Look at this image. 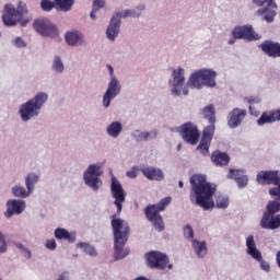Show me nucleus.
Wrapping results in <instances>:
<instances>
[{"label":"nucleus","mask_w":280,"mask_h":280,"mask_svg":"<svg viewBox=\"0 0 280 280\" xmlns=\"http://www.w3.org/2000/svg\"><path fill=\"white\" fill-rule=\"evenodd\" d=\"M25 25H27V22L26 21L22 22V27H25Z\"/></svg>","instance_id":"e2e57ef3"},{"label":"nucleus","mask_w":280,"mask_h":280,"mask_svg":"<svg viewBox=\"0 0 280 280\" xmlns=\"http://www.w3.org/2000/svg\"><path fill=\"white\" fill-rule=\"evenodd\" d=\"M196 255L197 257H205L207 255V246H198L196 247Z\"/></svg>","instance_id":"ea45409f"},{"label":"nucleus","mask_w":280,"mask_h":280,"mask_svg":"<svg viewBox=\"0 0 280 280\" xmlns=\"http://www.w3.org/2000/svg\"><path fill=\"white\" fill-rule=\"evenodd\" d=\"M0 246H5V237L1 232H0Z\"/></svg>","instance_id":"8fccbe9b"},{"label":"nucleus","mask_w":280,"mask_h":280,"mask_svg":"<svg viewBox=\"0 0 280 280\" xmlns=\"http://www.w3.org/2000/svg\"><path fill=\"white\" fill-rule=\"evenodd\" d=\"M80 248L83 250V253L90 255V257H95V255H97V250H95L94 246H81Z\"/></svg>","instance_id":"4c0bfd02"},{"label":"nucleus","mask_w":280,"mask_h":280,"mask_svg":"<svg viewBox=\"0 0 280 280\" xmlns=\"http://www.w3.org/2000/svg\"><path fill=\"white\" fill-rule=\"evenodd\" d=\"M184 235L187 240H194V229L191 228V225L187 224L184 228Z\"/></svg>","instance_id":"58836bf2"},{"label":"nucleus","mask_w":280,"mask_h":280,"mask_svg":"<svg viewBox=\"0 0 280 280\" xmlns=\"http://www.w3.org/2000/svg\"><path fill=\"white\" fill-rule=\"evenodd\" d=\"M107 68H108V71H109L110 75H113L114 69L112 68V66H107Z\"/></svg>","instance_id":"6e6d98bb"},{"label":"nucleus","mask_w":280,"mask_h":280,"mask_svg":"<svg viewBox=\"0 0 280 280\" xmlns=\"http://www.w3.org/2000/svg\"><path fill=\"white\" fill-rule=\"evenodd\" d=\"M49 96L45 92L37 93L34 98L20 106V115L23 121H30L33 117H38L40 109Z\"/></svg>","instance_id":"7ed1b4c3"},{"label":"nucleus","mask_w":280,"mask_h":280,"mask_svg":"<svg viewBox=\"0 0 280 280\" xmlns=\"http://www.w3.org/2000/svg\"><path fill=\"white\" fill-rule=\"evenodd\" d=\"M179 133L182 139L186 143H190V145H196L200 140V131L198 130V126L196 124L188 121L180 126Z\"/></svg>","instance_id":"f8f14e48"},{"label":"nucleus","mask_w":280,"mask_h":280,"mask_svg":"<svg viewBox=\"0 0 280 280\" xmlns=\"http://www.w3.org/2000/svg\"><path fill=\"white\" fill-rule=\"evenodd\" d=\"M121 16L126 19L128 16H132L133 19L137 16H141L140 13H137L135 10H126L124 12L116 13L110 20V23L106 30V36L109 40H115L119 35V28L121 27Z\"/></svg>","instance_id":"1a4fd4ad"},{"label":"nucleus","mask_w":280,"mask_h":280,"mask_svg":"<svg viewBox=\"0 0 280 280\" xmlns=\"http://www.w3.org/2000/svg\"><path fill=\"white\" fill-rule=\"evenodd\" d=\"M172 202V197H165L160 200L158 205H150L144 208V215L149 222H151L155 231H165V223L161 211H165V208Z\"/></svg>","instance_id":"20e7f679"},{"label":"nucleus","mask_w":280,"mask_h":280,"mask_svg":"<svg viewBox=\"0 0 280 280\" xmlns=\"http://www.w3.org/2000/svg\"><path fill=\"white\" fill-rule=\"evenodd\" d=\"M101 174L102 168L95 164H91L83 174L85 185L91 187L94 191H97V189H100V185H102V179H100Z\"/></svg>","instance_id":"ddd939ff"},{"label":"nucleus","mask_w":280,"mask_h":280,"mask_svg":"<svg viewBox=\"0 0 280 280\" xmlns=\"http://www.w3.org/2000/svg\"><path fill=\"white\" fill-rule=\"evenodd\" d=\"M23 14H27V5L23 2H19L18 7L13 4H5L2 21L7 27H14L16 23L23 20Z\"/></svg>","instance_id":"423d86ee"},{"label":"nucleus","mask_w":280,"mask_h":280,"mask_svg":"<svg viewBox=\"0 0 280 280\" xmlns=\"http://www.w3.org/2000/svg\"><path fill=\"white\" fill-rule=\"evenodd\" d=\"M246 246H255V237L254 236H247L246 238Z\"/></svg>","instance_id":"de8ad7c7"},{"label":"nucleus","mask_w":280,"mask_h":280,"mask_svg":"<svg viewBox=\"0 0 280 280\" xmlns=\"http://www.w3.org/2000/svg\"><path fill=\"white\" fill-rule=\"evenodd\" d=\"M66 43L70 46L82 45V34L80 32H68Z\"/></svg>","instance_id":"cd10ccee"},{"label":"nucleus","mask_w":280,"mask_h":280,"mask_svg":"<svg viewBox=\"0 0 280 280\" xmlns=\"http://www.w3.org/2000/svg\"><path fill=\"white\" fill-rule=\"evenodd\" d=\"M177 150H180V144H178Z\"/></svg>","instance_id":"69168bd1"},{"label":"nucleus","mask_w":280,"mask_h":280,"mask_svg":"<svg viewBox=\"0 0 280 280\" xmlns=\"http://www.w3.org/2000/svg\"><path fill=\"white\" fill-rule=\"evenodd\" d=\"M104 5H106V0H94L93 1L92 12L90 13V16H91L92 21H95V19H97L95 13L100 12V10H102V8H104Z\"/></svg>","instance_id":"c85d7f7f"},{"label":"nucleus","mask_w":280,"mask_h":280,"mask_svg":"<svg viewBox=\"0 0 280 280\" xmlns=\"http://www.w3.org/2000/svg\"><path fill=\"white\" fill-rule=\"evenodd\" d=\"M46 246H56V240H50L46 243Z\"/></svg>","instance_id":"3c124183"},{"label":"nucleus","mask_w":280,"mask_h":280,"mask_svg":"<svg viewBox=\"0 0 280 280\" xmlns=\"http://www.w3.org/2000/svg\"><path fill=\"white\" fill-rule=\"evenodd\" d=\"M15 45H16V47H25V42L23 40V38L18 37L15 39Z\"/></svg>","instance_id":"09e8293b"},{"label":"nucleus","mask_w":280,"mask_h":280,"mask_svg":"<svg viewBox=\"0 0 280 280\" xmlns=\"http://www.w3.org/2000/svg\"><path fill=\"white\" fill-rule=\"evenodd\" d=\"M120 132H121V124L118 121H114L107 127V133L109 137H119Z\"/></svg>","instance_id":"7c9ffc66"},{"label":"nucleus","mask_w":280,"mask_h":280,"mask_svg":"<svg viewBox=\"0 0 280 280\" xmlns=\"http://www.w3.org/2000/svg\"><path fill=\"white\" fill-rule=\"evenodd\" d=\"M259 49L269 58H280V44L273 40H265L259 44Z\"/></svg>","instance_id":"412c9836"},{"label":"nucleus","mask_w":280,"mask_h":280,"mask_svg":"<svg viewBox=\"0 0 280 280\" xmlns=\"http://www.w3.org/2000/svg\"><path fill=\"white\" fill-rule=\"evenodd\" d=\"M258 126H265V124H275V116L272 112H264L260 118L257 120Z\"/></svg>","instance_id":"c756f323"},{"label":"nucleus","mask_w":280,"mask_h":280,"mask_svg":"<svg viewBox=\"0 0 280 280\" xmlns=\"http://www.w3.org/2000/svg\"><path fill=\"white\" fill-rule=\"evenodd\" d=\"M258 261H260V268L265 270V272H270V265L266 260H264V258Z\"/></svg>","instance_id":"79ce46f5"},{"label":"nucleus","mask_w":280,"mask_h":280,"mask_svg":"<svg viewBox=\"0 0 280 280\" xmlns=\"http://www.w3.org/2000/svg\"><path fill=\"white\" fill-rule=\"evenodd\" d=\"M215 205L218 209H226V207H229V198L223 196H218L215 199Z\"/></svg>","instance_id":"c9c22d12"},{"label":"nucleus","mask_w":280,"mask_h":280,"mask_svg":"<svg viewBox=\"0 0 280 280\" xmlns=\"http://www.w3.org/2000/svg\"><path fill=\"white\" fill-rule=\"evenodd\" d=\"M77 246H89V244H86V243H79V244H77Z\"/></svg>","instance_id":"4d7b16f0"},{"label":"nucleus","mask_w":280,"mask_h":280,"mask_svg":"<svg viewBox=\"0 0 280 280\" xmlns=\"http://www.w3.org/2000/svg\"><path fill=\"white\" fill-rule=\"evenodd\" d=\"M267 7L257 11L258 16H261L267 23H272L277 16V3L275 0H264Z\"/></svg>","instance_id":"aec40b11"},{"label":"nucleus","mask_w":280,"mask_h":280,"mask_svg":"<svg viewBox=\"0 0 280 280\" xmlns=\"http://www.w3.org/2000/svg\"><path fill=\"white\" fill-rule=\"evenodd\" d=\"M40 8L44 12H51L56 8V2L51 0H42Z\"/></svg>","instance_id":"f704fd0d"},{"label":"nucleus","mask_w":280,"mask_h":280,"mask_svg":"<svg viewBox=\"0 0 280 280\" xmlns=\"http://www.w3.org/2000/svg\"><path fill=\"white\" fill-rule=\"evenodd\" d=\"M49 250H56V246H48Z\"/></svg>","instance_id":"13d9d810"},{"label":"nucleus","mask_w":280,"mask_h":280,"mask_svg":"<svg viewBox=\"0 0 280 280\" xmlns=\"http://www.w3.org/2000/svg\"><path fill=\"white\" fill-rule=\"evenodd\" d=\"M211 161L217 167H224L231 163V156L226 152L215 150L211 154Z\"/></svg>","instance_id":"b1692460"},{"label":"nucleus","mask_w":280,"mask_h":280,"mask_svg":"<svg viewBox=\"0 0 280 280\" xmlns=\"http://www.w3.org/2000/svg\"><path fill=\"white\" fill-rule=\"evenodd\" d=\"M178 185L180 188H183L185 184L183 183V180H179Z\"/></svg>","instance_id":"bf43d9fd"},{"label":"nucleus","mask_w":280,"mask_h":280,"mask_svg":"<svg viewBox=\"0 0 280 280\" xmlns=\"http://www.w3.org/2000/svg\"><path fill=\"white\" fill-rule=\"evenodd\" d=\"M206 245H207V244H206L205 242L200 244V246H206Z\"/></svg>","instance_id":"0e129e2a"},{"label":"nucleus","mask_w":280,"mask_h":280,"mask_svg":"<svg viewBox=\"0 0 280 280\" xmlns=\"http://www.w3.org/2000/svg\"><path fill=\"white\" fill-rule=\"evenodd\" d=\"M141 172L143 176H145V178H148L149 180H163L164 178L163 171H161L160 168L147 166L141 168Z\"/></svg>","instance_id":"bb28decb"},{"label":"nucleus","mask_w":280,"mask_h":280,"mask_svg":"<svg viewBox=\"0 0 280 280\" xmlns=\"http://www.w3.org/2000/svg\"><path fill=\"white\" fill-rule=\"evenodd\" d=\"M7 207L5 217L12 218V215H19L25 211V201L16 199L10 200L7 202Z\"/></svg>","instance_id":"4be33fe9"},{"label":"nucleus","mask_w":280,"mask_h":280,"mask_svg":"<svg viewBox=\"0 0 280 280\" xmlns=\"http://www.w3.org/2000/svg\"><path fill=\"white\" fill-rule=\"evenodd\" d=\"M273 115V121H280V109L271 110Z\"/></svg>","instance_id":"49530a36"},{"label":"nucleus","mask_w":280,"mask_h":280,"mask_svg":"<svg viewBox=\"0 0 280 280\" xmlns=\"http://www.w3.org/2000/svg\"><path fill=\"white\" fill-rule=\"evenodd\" d=\"M8 250L7 246H0V253H5Z\"/></svg>","instance_id":"864d4df0"},{"label":"nucleus","mask_w":280,"mask_h":280,"mask_svg":"<svg viewBox=\"0 0 280 280\" xmlns=\"http://www.w3.org/2000/svg\"><path fill=\"white\" fill-rule=\"evenodd\" d=\"M256 5H264V0H253Z\"/></svg>","instance_id":"603ef678"},{"label":"nucleus","mask_w":280,"mask_h":280,"mask_svg":"<svg viewBox=\"0 0 280 280\" xmlns=\"http://www.w3.org/2000/svg\"><path fill=\"white\" fill-rule=\"evenodd\" d=\"M228 178H233L240 189H244L248 185V176L244 175V171L230 168Z\"/></svg>","instance_id":"393cba45"},{"label":"nucleus","mask_w":280,"mask_h":280,"mask_svg":"<svg viewBox=\"0 0 280 280\" xmlns=\"http://www.w3.org/2000/svg\"><path fill=\"white\" fill-rule=\"evenodd\" d=\"M56 240L68 242L69 244H73L77 240L75 232H69L66 229L57 228L55 230Z\"/></svg>","instance_id":"a878e982"},{"label":"nucleus","mask_w":280,"mask_h":280,"mask_svg":"<svg viewBox=\"0 0 280 280\" xmlns=\"http://www.w3.org/2000/svg\"><path fill=\"white\" fill-rule=\"evenodd\" d=\"M20 250L22 253V255L24 257H26L27 259H30V257H32V252H30L28 249H26L25 247L21 246Z\"/></svg>","instance_id":"37998d69"},{"label":"nucleus","mask_w":280,"mask_h":280,"mask_svg":"<svg viewBox=\"0 0 280 280\" xmlns=\"http://www.w3.org/2000/svg\"><path fill=\"white\" fill-rule=\"evenodd\" d=\"M119 81L117 80V78L112 77L108 89L103 96V106H105V108H108L110 106V100L117 97V95H119Z\"/></svg>","instance_id":"6ab92c4d"},{"label":"nucleus","mask_w":280,"mask_h":280,"mask_svg":"<svg viewBox=\"0 0 280 280\" xmlns=\"http://www.w3.org/2000/svg\"><path fill=\"white\" fill-rule=\"evenodd\" d=\"M232 36L233 37L228 42L229 45H235V40L237 39L249 40V43L261 39V35L257 34L250 25L234 27Z\"/></svg>","instance_id":"9b49d317"},{"label":"nucleus","mask_w":280,"mask_h":280,"mask_svg":"<svg viewBox=\"0 0 280 280\" xmlns=\"http://www.w3.org/2000/svg\"><path fill=\"white\" fill-rule=\"evenodd\" d=\"M249 113H250L252 115H255V113H253V106H249Z\"/></svg>","instance_id":"052dcab7"},{"label":"nucleus","mask_w":280,"mask_h":280,"mask_svg":"<svg viewBox=\"0 0 280 280\" xmlns=\"http://www.w3.org/2000/svg\"><path fill=\"white\" fill-rule=\"evenodd\" d=\"M276 185L278 187L270 188L269 194H270V196H278V198H280V182H279V184H276Z\"/></svg>","instance_id":"a19ab883"},{"label":"nucleus","mask_w":280,"mask_h":280,"mask_svg":"<svg viewBox=\"0 0 280 280\" xmlns=\"http://www.w3.org/2000/svg\"><path fill=\"white\" fill-rule=\"evenodd\" d=\"M217 73L213 70L201 69L194 72L188 81V85L192 89H202V86H215Z\"/></svg>","instance_id":"0eeeda50"},{"label":"nucleus","mask_w":280,"mask_h":280,"mask_svg":"<svg viewBox=\"0 0 280 280\" xmlns=\"http://www.w3.org/2000/svg\"><path fill=\"white\" fill-rule=\"evenodd\" d=\"M130 250L128 248H124V246H116L114 249V257L115 259H124V257H128Z\"/></svg>","instance_id":"473e14b6"},{"label":"nucleus","mask_w":280,"mask_h":280,"mask_svg":"<svg viewBox=\"0 0 280 280\" xmlns=\"http://www.w3.org/2000/svg\"><path fill=\"white\" fill-rule=\"evenodd\" d=\"M52 69L55 71H58L59 73H62V71H65V65L62 63V60H60V57H55Z\"/></svg>","instance_id":"e433bc0d"},{"label":"nucleus","mask_w":280,"mask_h":280,"mask_svg":"<svg viewBox=\"0 0 280 280\" xmlns=\"http://www.w3.org/2000/svg\"><path fill=\"white\" fill-rule=\"evenodd\" d=\"M55 3L62 10V12H69V10L73 8L75 0H55Z\"/></svg>","instance_id":"2f4dec72"},{"label":"nucleus","mask_w":280,"mask_h":280,"mask_svg":"<svg viewBox=\"0 0 280 280\" xmlns=\"http://www.w3.org/2000/svg\"><path fill=\"white\" fill-rule=\"evenodd\" d=\"M128 178H137V168L132 167L130 171L127 172Z\"/></svg>","instance_id":"c03bdc74"},{"label":"nucleus","mask_w":280,"mask_h":280,"mask_svg":"<svg viewBox=\"0 0 280 280\" xmlns=\"http://www.w3.org/2000/svg\"><path fill=\"white\" fill-rule=\"evenodd\" d=\"M191 189L196 198V205L205 209H213L215 203L213 202V194L215 188L211 187V184L207 182V177L202 175H192L190 177Z\"/></svg>","instance_id":"f257e3e1"},{"label":"nucleus","mask_w":280,"mask_h":280,"mask_svg":"<svg viewBox=\"0 0 280 280\" xmlns=\"http://www.w3.org/2000/svg\"><path fill=\"white\" fill-rule=\"evenodd\" d=\"M110 191L113 198H115L114 205L117 207V213H121V209H124V202H126V190H124V186L117 179V177H112Z\"/></svg>","instance_id":"4468645a"},{"label":"nucleus","mask_w":280,"mask_h":280,"mask_svg":"<svg viewBox=\"0 0 280 280\" xmlns=\"http://www.w3.org/2000/svg\"><path fill=\"white\" fill-rule=\"evenodd\" d=\"M246 102H248V104H259L260 100L257 97L249 96L246 97Z\"/></svg>","instance_id":"a18cd8bd"},{"label":"nucleus","mask_w":280,"mask_h":280,"mask_svg":"<svg viewBox=\"0 0 280 280\" xmlns=\"http://www.w3.org/2000/svg\"><path fill=\"white\" fill-rule=\"evenodd\" d=\"M280 197L276 200L269 201L267 205V210L264 212L260 220L261 229L267 231H277L280 229Z\"/></svg>","instance_id":"39448f33"},{"label":"nucleus","mask_w":280,"mask_h":280,"mask_svg":"<svg viewBox=\"0 0 280 280\" xmlns=\"http://www.w3.org/2000/svg\"><path fill=\"white\" fill-rule=\"evenodd\" d=\"M138 10H145V7L141 5V7H138Z\"/></svg>","instance_id":"680f3d73"},{"label":"nucleus","mask_w":280,"mask_h":280,"mask_svg":"<svg viewBox=\"0 0 280 280\" xmlns=\"http://www.w3.org/2000/svg\"><path fill=\"white\" fill-rule=\"evenodd\" d=\"M142 137H143V139L145 140V139H148V138L150 137V133H149V132H143V133H142Z\"/></svg>","instance_id":"5fc2aeb1"},{"label":"nucleus","mask_w":280,"mask_h":280,"mask_svg":"<svg viewBox=\"0 0 280 280\" xmlns=\"http://www.w3.org/2000/svg\"><path fill=\"white\" fill-rule=\"evenodd\" d=\"M173 80V95H176L177 97L182 95V93L183 95H189V90H187V86H185V69L178 68L177 70H174Z\"/></svg>","instance_id":"dca6fc26"},{"label":"nucleus","mask_w":280,"mask_h":280,"mask_svg":"<svg viewBox=\"0 0 280 280\" xmlns=\"http://www.w3.org/2000/svg\"><path fill=\"white\" fill-rule=\"evenodd\" d=\"M25 183H26L27 191L21 186H14L12 188L13 196H15L16 198H27V196H30V194L34 191V185L38 183V175L34 173H30L26 176Z\"/></svg>","instance_id":"f3484780"},{"label":"nucleus","mask_w":280,"mask_h":280,"mask_svg":"<svg viewBox=\"0 0 280 280\" xmlns=\"http://www.w3.org/2000/svg\"><path fill=\"white\" fill-rule=\"evenodd\" d=\"M201 115L203 119H208L209 124L202 131L200 143L197 150L207 156L209 154V148H211V141L213 140V135H215V107L213 105H207L202 110Z\"/></svg>","instance_id":"f03ea898"},{"label":"nucleus","mask_w":280,"mask_h":280,"mask_svg":"<svg viewBox=\"0 0 280 280\" xmlns=\"http://www.w3.org/2000/svg\"><path fill=\"white\" fill-rule=\"evenodd\" d=\"M112 228L114 231V240L116 246H126L128 242V235H130V226L121 219H116V215H112Z\"/></svg>","instance_id":"9d476101"},{"label":"nucleus","mask_w":280,"mask_h":280,"mask_svg":"<svg viewBox=\"0 0 280 280\" xmlns=\"http://www.w3.org/2000/svg\"><path fill=\"white\" fill-rule=\"evenodd\" d=\"M256 180L259 185H279V171H260Z\"/></svg>","instance_id":"a211bd4d"},{"label":"nucleus","mask_w":280,"mask_h":280,"mask_svg":"<svg viewBox=\"0 0 280 280\" xmlns=\"http://www.w3.org/2000/svg\"><path fill=\"white\" fill-rule=\"evenodd\" d=\"M245 117H246L245 109L234 108L229 114V119H228L229 127L237 128V126H240V124H242V121H244Z\"/></svg>","instance_id":"5701e85b"},{"label":"nucleus","mask_w":280,"mask_h":280,"mask_svg":"<svg viewBox=\"0 0 280 280\" xmlns=\"http://www.w3.org/2000/svg\"><path fill=\"white\" fill-rule=\"evenodd\" d=\"M148 268L152 270H172L174 265L170 264L167 254L151 250L144 255Z\"/></svg>","instance_id":"6e6552de"},{"label":"nucleus","mask_w":280,"mask_h":280,"mask_svg":"<svg viewBox=\"0 0 280 280\" xmlns=\"http://www.w3.org/2000/svg\"><path fill=\"white\" fill-rule=\"evenodd\" d=\"M247 253H248V255H250V257L256 259V261H261V259H262L261 252H259V249H257V247L248 246Z\"/></svg>","instance_id":"72a5a7b5"},{"label":"nucleus","mask_w":280,"mask_h":280,"mask_svg":"<svg viewBox=\"0 0 280 280\" xmlns=\"http://www.w3.org/2000/svg\"><path fill=\"white\" fill-rule=\"evenodd\" d=\"M33 27L42 36H49L50 38L58 36V28L47 19L35 20Z\"/></svg>","instance_id":"2eb2a0df"}]
</instances>
